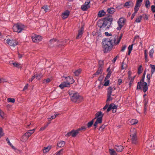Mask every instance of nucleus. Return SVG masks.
Segmentation results:
<instances>
[{
  "mask_svg": "<svg viewBox=\"0 0 155 155\" xmlns=\"http://www.w3.org/2000/svg\"><path fill=\"white\" fill-rule=\"evenodd\" d=\"M150 66L151 68V70H155V65L150 64Z\"/></svg>",
  "mask_w": 155,
  "mask_h": 155,
  "instance_id": "63",
  "label": "nucleus"
},
{
  "mask_svg": "<svg viewBox=\"0 0 155 155\" xmlns=\"http://www.w3.org/2000/svg\"><path fill=\"white\" fill-rule=\"evenodd\" d=\"M101 69L100 68H98V70L93 75V77H94V75H97L101 73Z\"/></svg>",
  "mask_w": 155,
  "mask_h": 155,
  "instance_id": "32",
  "label": "nucleus"
},
{
  "mask_svg": "<svg viewBox=\"0 0 155 155\" xmlns=\"http://www.w3.org/2000/svg\"><path fill=\"white\" fill-rule=\"evenodd\" d=\"M104 81L105 82L104 83V86H108L109 85V84L110 83V81L109 80H108L107 81Z\"/></svg>",
  "mask_w": 155,
  "mask_h": 155,
  "instance_id": "54",
  "label": "nucleus"
},
{
  "mask_svg": "<svg viewBox=\"0 0 155 155\" xmlns=\"http://www.w3.org/2000/svg\"><path fill=\"white\" fill-rule=\"evenodd\" d=\"M68 92L69 94L71 96V95H72L73 94H74V93H76L74 91L70 90H69Z\"/></svg>",
  "mask_w": 155,
  "mask_h": 155,
  "instance_id": "55",
  "label": "nucleus"
},
{
  "mask_svg": "<svg viewBox=\"0 0 155 155\" xmlns=\"http://www.w3.org/2000/svg\"><path fill=\"white\" fill-rule=\"evenodd\" d=\"M117 106L116 105L114 104L111 103L109 105V107L107 109V111L108 112L111 109H113L112 112L113 113H115L116 112V109L117 108Z\"/></svg>",
  "mask_w": 155,
  "mask_h": 155,
  "instance_id": "10",
  "label": "nucleus"
},
{
  "mask_svg": "<svg viewBox=\"0 0 155 155\" xmlns=\"http://www.w3.org/2000/svg\"><path fill=\"white\" fill-rule=\"evenodd\" d=\"M71 131H73V132H72V137H75L76 135L79 133V131L78 129L76 130H73Z\"/></svg>",
  "mask_w": 155,
  "mask_h": 155,
  "instance_id": "27",
  "label": "nucleus"
},
{
  "mask_svg": "<svg viewBox=\"0 0 155 155\" xmlns=\"http://www.w3.org/2000/svg\"><path fill=\"white\" fill-rule=\"evenodd\" d=\"M145 6L146 8H149L150 6V2L149 0H146L145 1Z\"/></svg>",
  "mask_w": 155,
  "mask_h": 155,
  "instance_id": "44",
  "label": "nucleus"
},
{
  "mask_svg": "<svg viewBox=\"0 0 155 155\" xmlns=\"http://www.w3.org/2000/svg\"><path fill=\"white\" fill-rule=\"evenodd\" d=\"M34 75L35 76V78L38 80H40L42 77V74L41 73L34 74Z\"/></svg>",
  "mask_w": 155,
  "mask_h": 155,
  "instance_id": "29",
  "label": "nucleus"
},
{
  "mask_svg": "<svg viewBox=\"0 0 155 155\" xmlns=\"http://www.w3.org/2000/svg\"><path fill=\"white\" fill-rule=\"evenodd\" d=\"M7 82V80L6 79L4 78H0V83H4Z\"/></svg>",
  "mask_w": 155,
  "mask_h": 155,
  "instance_id": "52",
  "label": "nucleus"
},
{
  "mask_svg": "<svg viewBox=\"0 0 155 155\" xmlns=\"http://www.w3.org/2000/svg\"><path fill=\"white\" fill-rule=\"evenodd\" d=\"M142 1L143 0H137L135 5L140 7Z\"/></svg>",
  "mask_w": 155,
  "mask_h": 155,
  "instance_id": "38",
  "label": "nucleus"
},
{
  "mask_svg": "<svg viewBox=\"0 0 155 155\" xmlns=\"http://www.w3.org/2000/svg\"><path fill=\"white\" fill-rule=\"evenodd\" d=\"M122 36L123 34H121L119 37L114 35L110 38H104L102 42L104 52L107 53L110 51L114 45H117L119 43Z\"/></svg>",
  "mask_w": 155,
  "mask_h": 155,
  "instance_id": "1",
  "label": "nucleus"
},
{
  "mask_svg": "<svg viewBox=\"0 0 155 155\" xmlns=\"http://www.w3.org/2000/svg\"><path fill=\"white\" fill-rule=\"evenodd\" d=\"M146 70L145 69V70L144 71V72L143 74V76H142V78H141V80H140L141 81L144 82L145 77L146 74Z\"/></svg>",
  "mask_w": 155,
  "mask_h": 155,
  "instance_id": "40",
  "label": "nucleus"
},
{
  "mask_svg": "<svg viewBox=\"0 0 155 155\" xmlns=\"http://www.w3.org/2000/svg\"><path fill=\"white\" fill-rule=\"evenodd\" d=\"M111 73H112V72L110 71L108 72L107 75L106 77L104 79V81H106L107 79H108L109 78H110V77L111 74Z\"/></svg>",
  "mask_w": 155,
  "mask_h": 155,
  "instance_id": "39",
  "label": "nucleus"
},
{
  "mask_svg": "<svg viewBox=\"0 0 155 155\" xmlns=\"http://www.w3.org/2000/svg\"><path fill=\"white\" fill-rule=\"evenodd\" d=\"M106 13L104 10H101L98 12V15L99 17H101L105 15Z\"/></svg>",
  "mask_w": 155,
  "mask_h": 155,
  "instance_id": "26",
  "label": "nucleus"
},
{
  "mask_svg": "<svg viewBox=\"0 0 155 155\" xmlns=\"http://www.w3.org/2000/svg\"><path fill=\"white\" fill-rule=\"evenodd\" d=\"M52 79L51 78H47L46 79H45L43 81V83L44 84H47L50 82L51 81Z\"/></svg>",
  "mask_w": 155,
  "mask_h": 155,
  "instance_id": "37",
  "label": "nucleus"
},
{
  "mask_svg": "<svg viewBox=\"0 0 155 155\" xmlns=\"http://www.w3.org/2000/svg\"><path fill=\"white\" fill-rule=\"evenodd\" d=\"M41 9H43L45 12H47L48 10V7L47 5H45L41 8Z\"/></svg>",
  "mask_w": 155,
  "mask_h": 155,
  "instance_id": "48",
  "label": "nucleus"
},
{
  "mask_svg": "<svg viewBox=\"0 0 155 155\" xmlns=\"http://www.w3.org/2000/svg\"><path fill=\"white\" fill-rule=\"evenodd\" d=\"M56 41V39H54V38L51 39L49 41V45L51 46L52 44H53L54 42H55Z\"/></svg>",
  "mask_w": 155,
  "mask_h": 155,
  "instance_id": "47",
  "label": "nucleus"
},
{
  "mask_svg": "<svg viewBox=\"0 0 155 155\" xmlns=\"http://www.w3.org/2000/svg\"><path fill=\"white\" fill-rule=\"evenodd\" d=\"M151 8L152 11L153 12H155V6H154L153 5H152L151 6Z\"/></svg>",
  "mask_w": 155,
  "mask_h": 155,
  "instance_id": "64",
  "label": "nucleus"
},
{
  "mask_svg": "<svg viewBox=\"0 0 155 155\" xmlns=\"http://www.w3.org/2000/svg\"><path fill=\"white\" fill-rule=\"evenodd\" d=\"M35 130V129H33L32 130H29L25 134L28 138L31 134L34 132Z\"/></svg>",
  "mask_w": 155,
  "mask_h": 155,
  "instance_id": "18",
  "label": "nucleus"
},
{
  "mask_svg": "<svg viewBox=\"0 0 155 155\" xmlns=\"http://www.w3.org/2000/svg\"><path fill=\"white\" fill-rule=\"evenodd\" d=\"M84 28L81 27L78 31V34L76 37V39H78L81 38L83 33Z\"/></svg>",
  "mask_w": 155,
  "mask_h": 155,
  "instance_id": "12",
  "label": "nucleus"
},
{
  "mask_svg": "<svg viewBox=\"0 0 155 155\" xmlns=\"http://www.w3.org/2000/svg\"><path fill=\"white\" fill-rule=\"evenodd\" d=\"M109 103H107V104H106V105L103 108V110H105V109H106L107 108H108V107H109Z\"/></svg>",
  "mask_w": 155,
  "mask_h": 155,
  "instance_id": "60",
  "label": "nucleus"
},
{
  "mask_svg": "<svg viewBox=\"0 0 155 155\" xmlns=\"http://www.w3.org/2000/svg\"><path fill=\"white\" fill-rule=\"evenodd\" d=\"M115 11V9L113 8H110L107 9V11L109 14H112Z\"/></svg>",
  "mask_w": 155,
  "mask_h": 155,
  "instance_id": "23",
  "label": "nucleus"
},
{
  "mask_svg": "<svg viewBox=\"0 0 155 155\" xmlns=\"http://www.w3.org/2000/svg\"><path fill=\"white\" fill-rule=\"evenodd\" d=\"M140 7V6L135 5V7L134 8V12L132 14L131 17V20H132L134 18L135 16V15L136 14L138 11Z\"/></svg>",
  "mask_w": 155,
  "mask_h": 155,
  "instance_id": "15",
  "label": "nucleus"
},
{
  "mask_svg": "<svg viewBox=\"0 0 155 155\" xmlns=\"http://www.w3.org/2000/svg\"><path fill=\"white\" fill-rule=\"evenodd\" d=\"M50 122H48L47 124L45 125L44 126L42 127L40 129V130L42 131L45 130L48 126V125L50 124Z\"/></svg>",
  "mask_w": 155,
  "mask_h": 155,
  "instance_id": "41",
  "label": "nucleus"
},
{
  "mask_svg": "<svg viewBox=\"0 0 155 155\" xmlns=\"http://www.w3.org/2000/svg\"><path fill=\"white\" fill-rule=\"evenodd\" d=\"M8 101V102L14 103L15 102V99L13 98H8L7 99Z\"/></svg>",
  "mask_w": 155,
  "mask_h": 155,
  "instance_id": "49",
  "label": "nucleus"
},
{
  "mask_svg": "<svg viewBox=\"0 0 155 155\" xmlns=\"http://www.w3.org/2000/svg\"><path fill=\"white\" fill-rule=\"evenodd\" d=\"M81 70L79 69L74 72V74L76 76H78L80 73L81 72Z\"/></svg>",
  "mask_w": 155,
  "mask_h": 155,
  "instance_id": "46",
  "label": "nucleus"
},
{
  "mask_svg": "<svg viewBox=\"0 0 155 155\" xmlns=\"http://www.w3.org/2000/svg\"><path fill=\"white\" fill-rule=\"evenodd\" d=\"M113 18L111 16H109L104 18V20H100L97 21L98 26L102 30L105 31L108 29L111 24Z\"/></svg>",
  "mask_w": 155,
  "mask_h": 155,
  "instance_id": "2",
  "label": "nucleus"
},
{
  "mask_svg": "<svg viewBox=\"0 0 155 155\" xmlns=\"http://www.w3.org/2000/svg\"><path fill=\"white\" fill-rule=\"evenodd\" d=\"M71 100L73 102L79 103L83 100L82 97L80 96L78 93L73 94L71 96Z\"/></svg>",
  "mask_w": 155,
  "mask_h": 155,
  "instance_id": "6",
  "label": "nucleus"
},
{
  "mask_svg": "<svg viewBox=\"0 0 155 155\" xmlns=\"http://www.w3.org/2000/svg\"><path fill=\"white\" fill-rule=\"evenodd\" d=\"M70 85H69V84H68L66 81L63 82L61 83L59 85V87L61 89H63L65 87H69Z\"/></svg>",
  "mask_w": 155,
  "mask_h": 155,
  "instance_id": "16",
  "label": "nucleus"
},
{
  "mask_svg": "<svg viewBox=\"0 0 155 155\" xmlns=\"http://www.w3.org/2000/svg\"><path fill=\"white\" fill-rule=\"evenodd\" d=\"M31 38L32 41L34 42H38L42 39V37L41 36L36 35H32Z\"/></svg>",
  "mask_w": 155,
  "mask_h": 155,
  "instance_id": "11",
  "label": "nucleus"
},
{
  "mask_svg": "<svg viewBox=\"0 0 155 155\" xmlns=\"http://www.w3.org/2000/svg\"><path fill=\"white\" fill-rule=\"evenodd\" d=\"M115 88L114 87H110L108 88L107 94H110L112 96H114V94H112L113 91L115 90Z\"/></svg>",
  "mask_w": 155,
  "mask_h": 155,
  "instance_id": "19",
  "label": "nucleus"
},
{
  "mask_svg": "<svg viewBox=\"0 0 155 155\" xmlns=\"http://www.w3.org/2000/svg\"><path fill=\"white\" fill-rule=\"evenodd\" d=\"M125 20L124 18H120L117 21L118 26L117 28L118 30H120L124 25Z\"/></svg>",
  "mask_w": 155,
  "mask_h": 155,
  "instance_id": "8",
  "label": "nucleus"
},
{
  "mask_svg": "<svg viewBox=\"0 0 155 155\" xmlns=\"http://www.w3.org/2000/svg\"><path fill=\"white\" fill-rule=\"evenodd\" d=\"M147 104H144V113L145 114L147 107Z\"/></svg>",
  "mask_w": 155,
  "mask_h": 155,
  "instance_id": "53",
  "label": "nucleus"
},
{
  "mask_svg": "<svg viewBox=\"0 0 155 155\" xmlns=\"http://www.w3.org/2000/svg\"><path fill=\"white\" fill-rule=\"evenodd\" d=\"M104 61L100 60L99 61V68H100L101 69H102V67L104 65Z\"/></svg>",
  "mask_w": 155,
  "mask_h": 155,
  "instance_id": "30",
  "label": "nucleus"
},
{
  "mask_svg": "<svg viewBox=\"0 0 155 155\" xmlns=\"http://www.w3.org/2000/svg\"><path fill=\"white\" fill-rule=\"evenodd\" d=\"M143 81H141V80L140 81L138 82L137 86V89H141L143 85L142 83H143Z\"/></svg>",
  "mask_w": 155,
  "mask_h": 155,
  "instance_id": "22",
  "label": "nucleus"
},
{
  "mask_svg": "<svg viewBox=\"0 0 155 155\" xmlns=\"http://www.w3.org/2000/svg\"><path fill=\"white\" fill-rule=\"evenodd\" d=\"M134 45V44H132V45H130L128 48V51H131L132 50V48H133V46Z\"/></svg>",
  "mask_w": 155,
  "mask_h": 155,
  "instance_id": "59",
  "label": "nucleus"
},
{
  "mask_svg": "<svg viewBox=\"0 0 155 155\" xmlns=\"http://www.w3.org/2000/svg\"><path fill=\"white\" fill-rule=\"evenodd\" d=\"M111 95L109 94H107V99L106 101L107 103H108V102L112 100V98L111 97Z\"/></svg>",
  "mask_w": 155,
  "mask_h": 155,
  "instance_id": "43",
  "label": "nucleus"
},
{
  "mask_svg": "<svg viewBox=\"0 0 155 155\" xmlns=\"http://www.w3.org/2000/svg\"><path fill=\"white\" fill-rule=\"evenodd\" d=\"M87 127L86 126H83L81 127V128H79L78 129V130L79 131V132L80 131L82 132L83 131H84L86 130Z\"/></svg>",
  "mask_w": 155,
  "mask_h": 155,
  "instance_id": "33",
  "label": "nucleus"
},
{
  "mask_svg": "<svg viewBox=\"0 0 155 155\" xmlns=\"http://www.w3.org/2000/svg\"><path fill=\"white\" fill-rule=\"evenodd\" d=\"M63 154V150L61 149L57 153L56 155H62Z\"/></svg>",
  "mask_w": 155,
  "mask_h": 155,
  "instance_id": "56",
  "label": "nucleus"
},
{
  "mask_svg": "<svg viewBox=\"0 0 155 155\" xmlns=\"http://www.w3.org/2000/svg\"><path fill=\"white\" fill-rule=\"evenodd\" d=\"M154 50L153 48L150 51L149 55L151 58H152L153 57V54Z\"/></svg>",
  "mask_w": 155,
  "mask_h": 155,
  "instance_id": "42",
  "label": "nucleus"
},
{
  "mask_svg": "<svg viewBox=\"0 0 155 155\" xmlns=\"http://www.w3.org/2000/svg\"><path fill=\"white\" fill-rule=\"evenodd\" d=\"M35 78V76L34 74L33 75V76L32 77L29 79L28 81V82H31Z\"/></svg>",
  "mask_w": 155,
  "mask_h": 155,
  "instance_id": "58",
  "label": "nucleus"
},
{
  "mask_svg": "<svg viewBox=\"0 0 155 155\" xmlns=\"http://www.w3.org/2000/svg\"><path fill=\"white\" fill-rule=\"evenodd\" d=\"M137 130L134 128L130 130V138L133 144H136L137 143Z\"/></svg>",
  "mask_w": 155,
  "mask_h": 155,
  "instance_id": "4",
  "label": "nucleus"
},
{
  "mask_svg": "<svg viewBox=\"0 0 155 155\" xmlns=\"http://www.w3.org/2000/svg\"><path fill=\"white\" fill-rule=\"evenodd\" d=\"M134 3L132 1H129L127 2H125L124 5V7L127 8H129L133 6Z\"/></svg>",
  "mask_w": 155,
  "mask_h": 155,
  "instance_id": "14",
  "label": "nucleus"
},
{
  "mask_svg": "<svg viewBox=\"0 0 155 155\" xmlns=\"http://www.w3.org/2000/svg\"><path fill=\"white\" fill-rule=\"evenodd\" d=\"M28 138L24 134L21 137V140L22 142H25L27 140Z\"/></svg>",
  "mask_w": 155,
  "mask_h": 155,
  "instance_id": "28",
  "label": "nucleus"
},
{
  "mask_svg": "<svg viewBox=\"0 0 155 155\" xmlns=\"http://www.w3.org/2000/svg\"><path fill=\"white\" fill-rule=\"evenodd\" d=\"M66 82L68 84H69V85H70V84H73L74 82V79L72 78H71L69 76L66 77Z\"/></svg>",
  "mask_w": 155,
  "mask_h": 155,
  "instance_id": "13",
  "label": "nucleus"
},
{
  "mask_svg": "<svg viewBox=\"0 0 155 155\" xmlns=\"http://www.w3.org/2000/svg\"><path fill=\"white\" fill-rule=\"evenodd\" d=\"M91 2L90 0H87L85 2L84 4L82 5L81 6V9L84 11H87V9L89 8L90 6L89 5Z\"/></svg>",
  "mask_w": 155,
  "mask_h": 155,
  "instance_id": "9",
  "label": "nucleus"
},
{
  "mask_svg": "<svg viewBox=\"0 0 155 155\" xmlns=\"http://www.w3.org/2000/svg\"><path fill=\"white\" fill-rule=\"evenodd\" d=\"M130 122L131 125H133L137 124L138 122V121L136 119H133L130 120Z\"/></svg>",
  "mask_w": 155,
  "mask_h": 155,
  "instance_id": "31",
  "label": "nucleus"
},
{
  "mask_svg": "<svg viewBox=\"0 0 155 155\" xmlns=\"http://www.w3.org/2000/svg\"><path fill=\"white\" fill-rule=\"evenodd\" d=\"M114 149L118 152H121L123 150V147L122 146L115 145Z\"/></svg>",
  "mask_w": 155,
  "mask_h": 155,
  "instance_id": "20",
  "label": "nucleus"
},
{
  "mask_svg": "<svg viewBox=\"0 0 155 155\" xmlns=\"http://www.w3.org/2000/svg\"><path fill=\"white\" fill-rule=\"evenodd\" d=\"M127 48L126 45H123L121 49V51L122 52H124L126 48Z\"/></svg>",
  "mask_w": 155,
  "mask_h": 155,
  "instance_id": "57",
  "label": "nucleus"
},
{
  "mask_svg": "<svg viewBox=\"0 0 155 155\" xmlns=\"http://www.w3.org/2000/svg\"><path fill=\"white\" fill-rule=\"evenodd\" d=\"M5 43H7L8 45L14 47L18 44V41L13 39H5L4 41Z\"/></svg>",
  "mask_w": 155,
  "mask_h": 155,
  "instance_id": "7",
  "label": "nucleus"
},
{
  "mask_svg": "<svg viewBox=\"0 0 155 155\" xmlns=\"http://www.w3.org/2000/svg\"><path fill=\"white\" fill-rule=\"evenodd\" d=\"M26 27L24 25L18 23L14 25L12 28L13 31L18 33L21 32L22 31L25 30Z\"/></svg>",
  "mask_w": 155,
  "mask_h": 155,
  "instance_id": "5",
  "label": "nucleus"
},
{
  "mask_svg": "<svg viewBox=\"0 0 155 155\" xmlns=\"http://www.w3.org/2000/svg\"><path fill=\"white\" fill-rule=\"evenodd\" d=\"M65 144V142L63 141H60L57 143V146L60 147H64Z\"/></svg>",
  "mask_w": 155,
  "mask_h": 155,
  "instance_id": "24",
  "label": "nucleus"
},
{
  "mask_svg": "<svg viewBox=\"0 0 155 155\" xmlns=\"http://www.w3.org/2000/svg\"><path fill=\"white\" fill-rule=\"evenodd\" d=\"M142 16L141 15H140V16L138 17L135 20V22L137 23H139L140 22L142 18Z\"/></svg>",
  "mask_w": 155,
  "mask_h": 155,
  "instance_id": "35",
  "label": "nucleus"
},
{
  "mask_svg": "<svg viewBox=\"0 0 155 155\" xmlns=\"http://www.w3.org/2000/svg\"><path fill=\"white\" fill-rule=\"evenodd\" d=\"M4 135V133L2 128L0 129V137H1Z\"/></svg>",
  "mask_w": 155,
  "mask_h": 155,
  "instance_id": "61",
  "label": "nucleus"
},
{
  "mask_svg": "<svg viewBox=\"0 0 155 155\" xmlns=\"http://www.w3.org/2000/svg\"><path fill=\"white\" fill-rule=\"evenodd\" d=\"M51 146H48L46 147H44V149H43V153H45L48 152L49 151V150L51 149Z\"/></svg>",
  "mask_w": 155,
  "mask_h": 155,
  "instance_id": "25",
  "label": "nucleus"
},
{
  "mask_svg": "<svg viewBox=\"0 0 155 155\" xmlns=\"http://www.w3.org/2000/svg\"><path fill=\"white\" fill-rule=\"evenodd\" d=\"M127 66L126 64L124 62H122L121 65V69L123 70L126 68Z\"/></svg>",
  "mask_w": 155,
  "mask_h": 155,
  "instance_id": "51",
  "label": "nucleus"
},
{
  "mask_svg": "<svg viewBox=\"0 0 155 155\" xmlns=\"http://www.w3.org/2000/svg\"><path fill=\"white\" fill-rule=\"evenodd\" d=\"M12 64L14 65V66L18 68H19L20 66V64L18 63H16L14 62Z\"/></svg>",
  "mask_w": 155,
  "mask_h": 155,
  "instance_id": "62",
  "label": "nucleus"
},
{
  "mask_svg": "<svg viewBox=\"0 0 155 155\" xmlns=\"http://www.w3.org/2000/svg\"><path fill=\"white\" fill-rule=\"evenodd\" d=\"M103 116L104 114H103L101 111L98 112L95 115V117L88 123L87 127L88 128L91 127L93 124L94 120L96 119V120L94 124V129H96L97 125L102 123Z\"/></svg>",
  "mask_w": 155,
  "mask_h": 155,
  "instance_id": "3",
  "label": "nucleus"
},
{
  "mask_svg": "<svg viewBox=\"0 0 155 155\" xmlns=\"http://www.w3.org/2000/svg\"><path fill=\"white\" fill-rule=\"evenodd\" d=\"M151 77L150 74H147V82L148 83H149L150 82V79Z\"/></svg>",
  "mask_w": 155,
  "mask_h": 155,
  "instance_id": "50",
  "label": "nucleus"
},
{
  "mask_svg": "<svg viewBox=\"0 0 155 155\" xmlns=\"http://www.w3.org/2000/svg\"><path fill=\"white\" fill-rule=\"evenodd\" d=\"M109 152L111 155H117L116 152L113 149H109Z\"/></svg>",
  "mask_w": 155,
  "mask_h": 155,
  "instance_id": "34",
  "label": "nucleus"
},
{
  "mask_svg": "<svg viewBox=\"0 0 155 155\" xmlns=\"http://www.w3.org/2000/svg\"><path fill=\"white\" fill-rule=\"evenodd\" d=\"M69 14L70 12L68 10H66L62 13V18L63 19L66 18L69 16Z\"/></svg>",
  "mask_w": 155,
  "mask_h": 155,
  "instance_id": "17",
  "label": "nucleus"
},
{
  "mask_svg": "<svg viewBox=\"0 0 155 155\" xmlns=\"http://www.w3.org/2000/svg\"><path fill=\"white\" fill-rule=\"evenodd\" d=\"M147 50H145L144 54V56H145V62H147L148 61V58H147Z\"/></svg>",
  "mask_w": 155,
  "mask_h": 155,
  "instance_id": "36",
  "label": "nucleus"
},
{
  "mask_svg": "<svg viewBox=\"0 0 155 155\" xmlns=\"http://www.w3.org/2000/svg\"><path fill=\"white\" fill-rule=\"evenodd\" d=\"M143 91L144 92H146L148 89L147 84V82H144L143 86Z\"/></svg>",
  "mask_w": 155,
  "mask_h": 155,
  "instance_id": "21",
  "label": "nucleus"
},
{
  "mask_svg": "<svg viewBox=\"0 0 155 155\" xmlns=\"http://www.w3.org/2000/svg\"><path fill=\"white\" fill-rule=\"evenodd\" d=\"M142 66L140 65L139 66L138 69V73L139 74H140L142 71Z\"/></svg>",
  "mask_w": 155,
  "mask_h": 155,
  "instance_id": "45",
  "label": "nucleus"
}]
</instances>
